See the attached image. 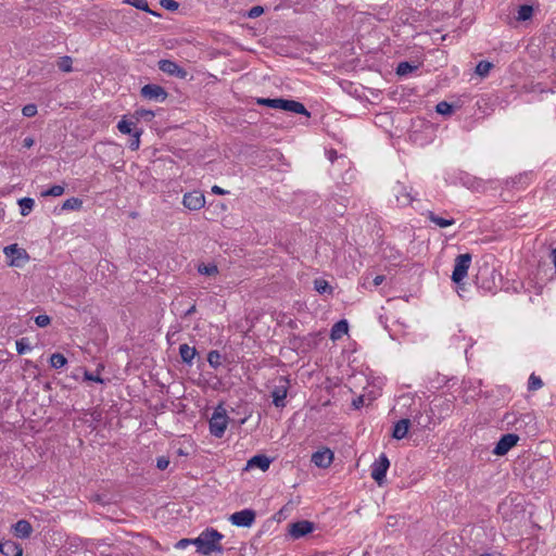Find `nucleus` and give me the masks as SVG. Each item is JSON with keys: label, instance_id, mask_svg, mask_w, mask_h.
I'll list each match as a JSON object with an SVG mask.
<instances>
[{"label": "nucleus", "instance_id": "1", "mask_svg": "<svg viewBox=\"0 0 556 556\" xmlns=\"http://www.w3.org/2000/svg\"><path fill=\"white\" fill-rule=\"evenodd\" d=\"M224 535L214 528H206L198 538L193 539L192 544L195 545L197 552L201 555L208 556L212 553H223L224 547L220 544Z\"/></svg>", "mask_w": 556, "mask_h": 556}, {"label": "nucleus", "instance_id": "2", "mask_svg": "<svg viewBox=\"0 0 556 556\" xmlns=\"http://www.w3.org/2000/svg\"><path fill=\"white\" fill-rule=\"evenodd\" d=\"M256 103L260 105L273 108V109H280L287 112H292L295 114H301L305 116H309V112L306 110V108L299 101L294 100H288L282 98H258L256 100Z\"/></svg>", "mask_w": 556, "mask_h": 556}, {"label": "nucleus", "instance_id": "3", "mask_svg": "<svg viewBox=\"0 0 556 556\" xmlns=\"http://www.w3.org/2000/svg\"><path fill=\"white\" fill-rule=\"evenodd\" d=\"M551 463L546 459H534L528 467L526 477L536 486L543 485L551 471Z\"/></svg>", "mask_w": 556, "mask_h": 556}, {"label": "nucleus", "instance_id": "4", "mask_svg": "<svg viewBox=\"0 0 556 556\" xmlns=\"http://www.w3.org/2000/svg\"><path fill=\"white\" fill-rule=\"evenodd\" d=\"M228 425V416L223 407H217L208 422L210 432L215 438H223Z\"/></svg>", "mask_w": 556, "mask_h": 556}, {"label": "nucleus", "instance_id": "5", "mask_svg": "<svg viewBox=\"0 0 556 556\" xmlns=\"http://www.w3.org/2000/svg\"><path fill=\"white\" fill-rule=\"evenodd\" d=\"M471 254L465 253L459 254L455 258L454 270L451 279L456 285H459L468 274L469 266L471 264Z\"/></svg>", "mask_w": 556, "mask_h": 556}, {"label": "nucleus", "instance_id": "6", "mask_svg": "<svg viewBox=\"0 0 556 556\" xmlns=\"http://www.w3.org/2000/svg\"><path fill=\"white\" fill-rule=\"evenodd\" d=\"M389 467L390 460L384 453L380 454V456L372 463L370 467V475L378 485H382L384 483Z\"/></svg>", "mask_w": 556, "mask_h": 556}, {"label": "nucleus", "instance_id": "7", "mask_svg": "<svg viewBox=\"0 0 556 556\" xmlns=\"http://www.w3.org/2000/svg\"><path fill=\"white\" fill-rule=\"evenodd\" d=\"M140 96L149 101L164 102L168 97V92L160 85L147 84L141 88Z\"/></svg>", "mask_w": 556, "mask_h": 556}, {"label": "nucleus", "instance_id": "8", "mask_svg": "<svg viewBox=\"0 0 556 556\" xmlns=\"http://www.w3.org/2000/svg\"><path fill=\"white\" fill-rule=\"evenodd\" d=\"M392 193L395 198L396 205L401 207L408 206L415 200L412 194V188L400 181H396L392 187Z\"/></svg>", "mask_w": 556, "mask_h": 556}, {"label": "nucleus", "instance_id": "9", "mask_svg": "<svg viewBox=\"0 0 556 556\" xmlns=\"http://www.w3.org/2000/svg\"><path fill=\"white\" fill-rule=\"evenodd\" d=\"M3 253L9 260L8 264L10 266L18 267L21 266V261L25 262L28 260L26 250L20 248L16 243L4 247Z\"/></svg>", "mask_w": 556, "mask_h": 556}, {"label": "nucleus", "instance_id": "10", "mask_svg": "<svg viewBox=\"0 0 556 556\" xmlns=\"http://www.w3.org/2000/svg\"><path fill=\"white\" fill-rule=\"evenodd\" d=\"M256 518V513L253 509L245 508L240 511H236L229 517V521L237 527L250 528Z\"/></svg>", "mask_w": 556, "mask_h": 556}, {"label": "nucleus", "instance_id": "11", "mask_svg": "<svg viewBox=\"0 0 556 556\" xmlns=\"http://www.w3.org/2000/svg\"><path fill=\"white\" fill-rule=\"evenodd\" d=\"M182 204L190 211H198L205 205V197L201 191L193 190L184 194Z\"/></svg>", "mask_w": 556, "mask_h": 556}, {"label": "nucleus", "instance_id": "12", "mask_svg": "<svg viewBox=\"0 0 556 556\" xmlns=\"http://www.w3.org/2000/svg\"><path fill=\"white\" fill-rule=\"evenodd\" d=\"M519 441V437L515 433H507L501 437L495 447L493 448V454L497 456H503L508 453V451L514 447Z\"/></svg>", "mask_w": 556, "mask_h": 556}, {"label": "nucleus", "instance_id": "13", "mask_svg": "<svg viewBox=\"0 0 556 556\" xmlns=\"http://www.w3.org/2000/svg\"><path fill=\"white\" fill-rule=\"evenodd\" d=\"M157 65L159 70L167 75L178 78H185L187 76V71L172 60H160Z\"/></svg>", "mask_w": 556, "mask_h": 556}, {"label": "nucleus", "instance_id": "14", "mask_svg": "<svg viewBox=\"0 0 556 556\" xmlns=\"http://www.w3.org/2000/svg\"><path fill=\"white\" fill-rule=\"evenodd\" d=\"M314 530V523L308 520H300L289 525V534L292 539H300Z\"/></svg>", "mask_w": 556, "mask_h": 556}, {"label": "nucleus", "instance_id": "15", "mask_svg": "<svg viewBox=\"0 0 556 556\" xmlns=\"http://www.w3.org/2000/svg\"><path fill=\"white\" fill-rule=\"evenodd\" d=\"M311 460L318 468H328L333 460V453L329 448H324L313 453Z\"/></svg>", "mask_w": 556, "mask_h": 556}, {"label": "nucleus", "instance_id": "16", "mask_svg": "<svg viewBox=\"0 0 556 556\" xmlns=\"http://www.w3.org/2000/svg\"><path fill=\"white\" fill-rule=\"evenodd\" d=\"M273 459L264 454H257L251 457L245 466V469L260 468L262 471L268 470Z\"/></svg>", "mask_w": 556, "mask_h": 556}, {"label": "nucleus", "instance_id": "17", "mask_svg": "<svg viewBox=\"0 0 556 556\" xmlns=\"http://www.w3.org/2000/svg\"><path fill=\"white\" fill-rule=\"evenodd\" d=\"M511 415H507L505 417V420H507L508 424H514L516 430H520L523 427H528L531 425V431H534V417L531 414H522L518 418H514V420H510Z\"/></svg>", "mask_w": 556, "mask_h": 556}, {"label": "nucleus", "instance_id": "18", "mask_svg": "<svg viewBox=\"0 0 556 556\" xmlns=\"http://www.w3.org/2000/svg\"><path fill=\"white\" fill-rule=\"evenodd\" d=\"M0 553L4 556H22V546L11 540L0 542Z\"/></svg>", "mask_w": 556, "mask_h": 556}, {"label": "nucleus", "instance_id": "19", "mask_svg": "<svg viewBox=\"0 0 556 556\" xmlns=\"http://www.w3.org/2000/svg\"><path fill=\"white\" fill-rule=\"evenodd\" d=\"M14 535L20 539H28L33 533V527L28 520L21 519L13 526Z\"/></svg>", "mask_w": 556, "mask_h": 556}, {"label": "nucleus", "instance_id": "20", "mask_svg": "<svg viewBox=\"0 0 556 556\" xmlns=\"http://www.w3.org/2000/svg\"><path fill=\"white\" fill-rule=\"evenodd\" d=\"M410 426V420L408 418H402L397 422H395L392 431V438L395 440H402L407 435L408 429Z\"/></svg>", "mask_w": 556, "mask_h": 556}, {"label": "nucleus", "instance_id": "21", "mask_svg": "<svg viewBox=\"0 0 556 556\" xmlns=\"http://www.w3.org/2000/svg\"><path fill=\"white\" fill-rule=\"evenodd\" d=\"M349 331V323L346 319L337 321L330 330V339L336 341L341 339Z\"/></svg>", "mask_w": 556, "mask_h": 556}, {"label": "nucleus", "instance_id": "22", "mask_svg": "<svg viewBox=\"0 0 556 556\" xmlns=\"http://www.w3.org/2000/svg\"><path fill=\"white\" fill-rule=\"evenodd\" d=\"M273 403L276 407H285L286 406V397H287V387H276L271 392Z\"/></svg>", "mask_w": 556, "mask_h": 556}, {"label": "nucleus", "instance_id": "23", "mask_svg": "<svg viewBox=\"0 0 556 556\" xmlns=\"http://www.w3.org/2000/svg\"><path fill=\"white\" fill-rule=\"evenodd\" d=\"M197 350L193 346H189L187 343L180 344L179 346V355L181 361L188 365L192 364L194 356L197 355Z\"/></svg>", "mask_w": 556, "mask_h": 556}, {"label": "nucleus", "instance_id": "24", "mask_svg": "<svg viewBox=\"0 0 556 556\" xmlns=\"http://www.w3.org/2000/svg\"><path fill=\"white\" fill-rule=\"evenodd\" d=\"M533 7L530 4H522L518 8L517 14L515 15V20L517 22H527L533 16Z\"/></svg>", "mask_w": 556, "mask_h": 556}, {"label": "nucleus", "instance_id": "25", "mask_svg": "<svg viewBox=\"0 0 556 556\" xmlns=\"http://www.w3.org/2000/svg\"><path fill=\"white\" fill-rule=\"evenodd\" d=\"M426 216L431 223L435 224L440 228H445V227H448V226H452L455 224L454 218L447 219V218L440 217V216L435 215L432 211H428Z\"/></svg>", "mask_w": 556, "mask_h": 556}, {"label": "nucleus", "instance_id": "26", "mask_svg": "<svg viewBox=\"0 0 556 556\" xmlns=\"http://www.w3.org/2000/svg\"><path fill=\"white\" fill-rule=\"evenodd\" d=\"M117 129L124 134V135H134L135 129V123L131 121H128L126 116H123V118L117 123Z\"/></svg>", "mask_w": 556, "mask_h": 556}, {"label": "nucleus", "instance_id": "27", "mask_svg": "<svg viewBox=\"0 0 556 556\" xmlns=\"http://www.w3.org/2000/svg\"><path fill=\"white\" fill-rule=\"evenodd\" d=\"M223 361H224V356L220 354L219 351L212 350L208 352L207 362L212 368L217 369L218 367H220L223 364Z\"/></svg>", "mask_w": 556, "mask_h": 556}, {"label": "nucleus", "instance_id": "28", "mask_svg": "<svg viewBox=\"0 0 556 556\" xmlns=\"http://www.w3.org/2000/svg\"><path fill=\"white\" fill-rule=\"evenodd\" d=\"M83 206V200L79 198L72 197L65 200L62 204L63 211H78Z\"/></svg>", "mask_w": 556, "mask_h": 556}, {"label": "nucleus", "instance_id": "29", "mask_svg": "<svg viewBox=\"0 0 556 556\" xmlns=\"http://www.w3.org/2000/svg\"><path fill=\"white\" fill-rule=\"evenodd\" d=\"M18 205L21 215L27 216L31 212L35 201L31 198L25 197L18 200Z\"/></svg>", "mask_w": 556, "mask_h": 556}, {"label": "nucleus", "instance_id": "30", "mask_svg": "<svg viewBox=\"0 0 556 556\" xmlns=\"http://www.w3.org/2000/svg\"><path fill=\"white\" fill-rule=\"evenodd\" d=\"M314 289L320 294L332 293V287L329 285L327 280L321 278L314 280Z\"/></svg>", "mask_w": 556, "mask_h": 556}, {"label": "nucleus", "instance_id": "31", "mask_svg": "<svg viewBox=\"0 0 556 556\" xmlns=\"http://www.w3.org/2000/svg\"><path fill=\"white\" fill-rule=\"evenodd\" d=\"M198 273L205 276H214L218 274V268L214 263H201L198 265Z\"/></svg>", "mask_w": 556, "mask_h": 556}, {"label": "nucleus", "instance_id": "32", "mask_svg": "<svg viewBox=\"0 0 556 556\" xmlns=\"http://www.w3.org/2000/svg\"><path fill=\"white\" fill-rule=\"evenodd\" d=\"M418 68L417 65H414L407 61L400 62L396 67V74L399 76H405Z\"/></svg>", "mask_w": 556, "mask_h": 556}, {"label": "nucleus", "instance_id": "33", "mask_svg": "<svg viewBox=\"0 0 556 556\" xmlns=\"http://www.w3.org/2000/svg\"><path fill=\"white\" fill-rule=\"evenodd\" d=\"M67 364L66 357L62 353H53L50 357V366L59 369Z\"/></svg>", "mask_w": 556, "mask_h": 556}, {"label": "nucleus", "instance_id": "34", "mask_svg": "<svg viewBox=\"0 0 556 556\" xmlns=\"http://www.w3.org/2000/svg\"><path fill=\"white\" fill-rule=\"evenodd\" d=\"M103 365H99L97 368V372H90L88 370H85L84 372V379L88 381H93L97 383H105V380L100 376V370L103 369Z\"/></svg>", "mask_w": 556, "mask_h": 556}, {"label": "nucleus", "instance_id": "35", "mask_svg": "<svg viewBox=\"0 0 556 556\" xmlns=\"http://www.w3.org/2000/svg\"><path fill=\"white\" fill-rule=\"evenodd\" d=\"M126 3L135 7L138 10L148 12L153 15H157L154 11L150 10L148 1L147 0H125Z\"/></svg>", "mask_w": 556, "mask_h": 556}, {"label": "nucleus", "instance_id": "36", "mask_svg": "<svg viewBox=\"0 0 556 556\" xmlns=\"http://www.w3.org/2000/svg\"><path fill=\"white\" fill-rule=\"evenodd\" d=\"M493 64L489 61H480L476 66V74H478L481 77H485L490 71L492 70Z\"/></svg>", "mask_w": 556, "mask_h": 556}, {"label": "nucleus", "instance_id": "37", "mask_svg": "<svg viewBox=\"0 0 556 556\" xmlns=\"http://www.w3.org/2000/svg\"><path fill=\"white\" fill-rule=\"evenodd\" d=\"M155 114L151 110L147 109H138L135 111L134 117L139 119H144L146 122H151L154 118Z\"/></svg>", "mask_w": 556, "mask_h": 556}, {"label": "nucleus", "instance_id": "38", "mask_svg": "<svg viewBox=\"0 0 556 556\" xmlns=\"http://www.w3.org/2000/svg\"><path fill=\"white\" fill-rule=\"evenodd\" d=\"M65 188L61 185H53L49 189L41 191V197H60L64 193Z\"/></svg>", "mask_w": 556, "mask_h": 556}, {"label": "nucleus", "instance_id": "39", "mask_svg": "<svg viewBox=\"0 0 556 556\" xmlns=\"http://www.w3.org/2000/svg\"><path fill=\"white\" fill-rule=\"evenodd\" d=\"M73 60L71 56H61L58 61V67L60 71L68 73L72 71Z\"/></svg>", "mask_w": 556, "mask_h": 556}, {"label": "nucleus", "instance_id": "40", "mask_svg": "<svg viewBox=\"0 0 556 556\" xmlns=\"http://www.w3.org/2000/svg\"><path fill=\"white\" fill-rule=\"evenodd\" d=\"M543 387V381L539 376L531 374L528 380V390L536 391Z\"/></svg>", "mask_w": 556, "mask_h": 556}, {"label": "nucleus", "instance_id": "41", "mask_svg": "<svg viewBox=\"0 0 556 556\" xmlns=\"http://www.w3.org/2000/svg\"><path fill=\"white\" fill-rule=\"evenodd\" d=\"M31 350L27 338H21L16 341V351L20 355L25 354Z\"/></svg>", "mask_w": 556, "mask_h": 556}, {"label": "nucleus", "instance_id": "42", "mask_svg": "<svg viewBox=\"0 0 556 556\" xmlns=\"http://www.w3.org/2000/svg\"><path fill=\"white\" fill-rule=\"evenodd\" d=\"M435 112L441 115H450L453 112V106L446 101H441L437 104Z\"/></svg>", "mask_w": 556, "mask_h": 556}, {"label": "nucleus", "instance_id": "43", "mask_svg": "<svg viewBox=\"0 0 556 556\" xmlns=\"http://www.w3.org/2000/svg\"><path fill=\"white\" fill-rule=\"evenodd\" d=\"M141 135H142V129H135L132 138H131L130 143H129V148L132 151H136V150L139 149Z\"/></svg>", "mask_w": 556, "mask_h": 556}, {"label": "nucleus", "instance_id": "44", "mask_svg": "<svg viewBox=\"0 0 556 556\" xmlns=\"http://www.w3.org/2000/svg\"><path fill=\"white\" fill-rule=\"evenodd\" d=\"M22 113L25 117H33L37 114V105L29 103L23 106Z\"/></svg>", "mask_w": 556, "mask_h": 556}, {"label": "nucleus", "instance_id": "45", "mask_svg": "<svg viewBox=\"0 0 556 556\" xmlns=\"http://www.w3.org/2000/svg\"><path fill=\"white\" fill-rule=\"evenodd\" d=\"M35 323L38 327L43 328L50 325L51 318L48 315H38L35 317Z\"/></svg>", "mask_w": 556, "mask_h": 556}, {"label": "nucleus", "instance_id": "46", "mask_svg": "<svg viewBox=\"0 0 556 556\" xmlns=\"http://www.w3.org/2000/svg\"><path fill=\"white\" fill-rule=\"evenodd\" d=\"M160 4L166 9V10H169V11H175L178 9L179 4L177 1L175 0H161L160 1Z\"/></svg>", "mask_w": 556, "mask_h": 556}, {"label": "nucleus", "instance_id": "47", "mask_svg": "<svg viewBox=\"0 0 556 556\" xmlns=\"http://www.w3.org/2000/svg\"><path fill=\"white\" fill-rule=\"evenodd\" d=\"M264 13V9L263 7L261 5H254L252 7L249 12H248V16L250 18H256L258 16H261L262 14Z\"/></svg>", "mask_w": 556, "mask_h": 556}, {"label": "nucleus", "instance_id": "48", "mask_svg": "<svg viewBox=\"0 0 556 556\" xmlns=\"http://www.w3.org/2000/svg\"><path fill=\"white\" fill-rule=\"evenodd\" d=\"M169 465V459L165 456H160L156 459V467L160 470H165Z\"/></svg>", "mask_w": 556, "mask_h": 556}, {"label": "nucleus", "instance_id": "49", "mask_svg": "<svg viewBox=\"0 0 556 556\" xmlns=\"http://www.w3.org/2000/svg\"><path fill=\"white\" fill-rule=\"evenodd\" d=\"M364 403H365V399L363 395H359L357 396L356 399L353 400L352 402V406L355 408V409H359L364 406Z\"/></svg>", "mask_w": 556, "mask_h": 556}, {"label": "nucleus", "instance_id": "50", "mask_svg": "<svg viewBox=\"0 0 556 556\" xmlns=\"http://www.w3.org/2000/svg\"><path fill=\"white\" fill-rule=\"evenodd\" d=\"M193 539H181L176 543L177 548H185L188 545L192 544Z\"/></svg>", "mask_w": 556, "mask_h": 556}, {"label": "nucleus", "instance_id": "51", "mask_svg": "<svg viewBox=\"0 0 556 556\" xmlns=\"http://www.w3.org/2000/svg\"><path fill=\"white\" fill-rule=\"evenodd\" d=\"M327 155H328V160L333 163L336 160H338L339 155H338V152L333 149L329 150L327 152Z\"/></svg>", "mask_w": 556, "mask_h": 556}, {"label": "nucleus", "instance_id": "52", "mask_svg": "<svg viewBox=\"0 0 556 556\" xmlns=\"http://www.w3.org/2000/svg\"><path fill=\"white\" fill-rule=\"evenodd\" d=\"M212 192L214 194H218V195H224V194L228 193L227 190H224L223 188H220L219 186H216V185L212 187Z\"/></svg>", "mask_w": 556, "mask_h": 556}, {"label": "nucleus", "instance_id": "53", "mask_svg": "<svg viewBox=\"0 0 556 556\" xmlns=\"http://www.w3.org/2000/svg\"><path fill=\"white\" fill-rule=\"evenodd\" d=\"M35 143V140L31 138V137H26L24 140H23V147L24 148H31Z\"/></svg>", "mask_w": 556, "mask_h": 556}, {"label": "nucleus", "instance_id": "54", "mask_svg": "<svg viewBox=\"0 0 556 556\" xmlns=\"http://www.w3.org/2000/svg\"><path fill=\"white\" fill-rule=\"evenodd\" d=\"M386 277L383 275H378L374 278V286L378 287L384 281Z\"/></svg>", "mask_w": 556, "mask_h": 556}, {"label": "nucleus", "instance_id": "55", "mask_svg": "<svg viewBox=\"0 0 556 556\" xmlns=\"http://www.w3.org/2000/svg\"><path fill=\"white\" fill-rule=\"evenodd\" d=\"M527 177L526 175H520L519 177H515L511 179L513 186L520 182L522 178Z\"/></svg>", "mask_w": 556, "mask_h": 556}, {"label": "nucleus", "instance_id": "56", "mask_svg": "<svg viewBox=\"0 0 556 556\" xmlns=\"http://www.w3.org/2000/svg\"><path fill=\"white\" fill-rule=\"evenodd\" d=\"M195 312V305L193 304L190 308H188L185 313V316H190Z\"/></svg>", "mask_w": 556, "mask_h": 556}, {"label": "nucleus", "instance_id": "57", "mask_svg": "<svg viewBox=\"0 0 556 556\" xmlns=\"http://www.w3.org/2000/svg\"><path fill=\"white\" fill-rule=\"evenodd\" d=\"M552 55L556 60V42H555V46L553 47Z\"/></svg>", "mask_w": 556, "mask_h": 556}, {"label": "nucleus", "instance_id": "58", "mask_svg": "<svg viewBox=\"0 0 556 556\" xmlns=\"http://www.w3.org/2000/svg\"><path fill=\"white\" fill-rule=\"evenodd\" d=\"M479 556H492V555H491V554H489V553H484V554H481V555H479Z\"/></svg>", "mask_w": 556, "mask_h": 556}]
</instances>
